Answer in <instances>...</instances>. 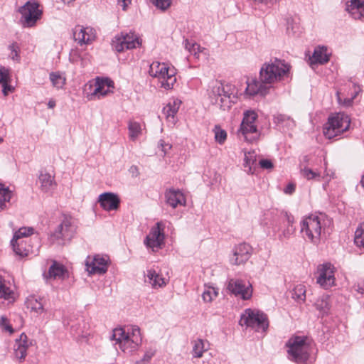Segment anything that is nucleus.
Wrapping results in <instances>:
<instances>
[{"label": "nucleus", "instance_id": "37998d69", "mask_svg": "<svg viewBox=\"0 0 364 364\" xmlns=\"http://www.w3.org/2000/svg\"><path fill=\"white\" fill-rule=\"evenodd\" d=\"M355 243L364 247V223L355 230Z\"/></svg>", "mask_w": 364, "mask_h": 364}, {"label": "nucleus", "instance_id": "0eeeda50", "mask_svg": "<svg viewBox=\"0 0 364 364\" xmlns=\"http://www.w3.org/2000/svg\"><path fill=\"white\" fill-rule=\"evenodd\" d=\"M18 12L21 16L19 21L23 28L34 27L43 15V11L40 9V4L36 0L27 1L24 5L18 8Z\"/></svg>", "mask_w": 364, "mask_h": 364}, {"label": "nucleus", "instance_id": "c756f323", "mask_svg": "<svg viewBox=\"0 0 364 364\" xmlns=\"http://www.w3.org/2000/svg\"><path fill=\"white\" fill-rule=\"evenodd\" d=\"M146 277L148 278L149 283L153 288L162 287L166 284V279L162 277L159 274L156 273L154 269L148 270Z\"/></svg>", "mask_w": 364, "mask_h": 364}, {"label": "nucleus", "instance_id": "09e8293b", "mask_svg": "<svg viewBox=\"0 0 364 364\" xmlns=\"http://www.w3.org/2000/svg\"><path fill=\"white\" fill-rule=\"evenodd\" d=\"M0 327L3 331L9 332L10 333H13V328L10 325L7 317L5 316L0 317Z\"/></svg>", "mask_w": 364, "mask_h": 364}, {"label": "nucleus", "instance_id": "bb28decb", "mask_svg": "<svg viewBox=\"0 0 364 364\" xmlns=\"http://www.w3.org/2000/svg\"><path fill=\"white\" fill-rule=\"evenodd\" d=\"M181 104V101L176 99L168 102L163 109V113L166 119L172 124H175L176 122L175 115L178 112Z\"/></svg>", "mask_w": 364, "mask_h": 364}, {"label": "nucleus", "instance_id": "2f4dec72", "mask_svg": "<svg viewBox=\"0 0 364 364\" xmlns=\"http://www.w3.org/2000/svg\"><path fill=\"white\" fill-rule=\"evenodd\" d=\"M28 309L38 314H41L43 311V304L41 299H37L35 296H30L26 301Z\"/></svg>", "mask_w": 364, "mask_h": 364}, {"label": "nucleus", "instance_id": "a211bd4d", "mask_svg": "<svg viewBox=\"0 0 364 364\" xmlns=\"http://www.w3.org/2000/svg\"><path fill=\"white\" fill-rule=\"evenodd\" d=\"M31 344V342H29L27 336L23 333L16 340L14 346V356L19 362L25 360L27 350Z\"/></svg>", "mask_w": 364, "mask_h": 364}, {"label": "nucleus", "instance_id": "0e129e2a", "mask_svg": "<svg viewBox=\"0 0 364 364\" xmlns=\"http://www.w3.org/2000/svg\"><path fill=\"white\" fill-rule=\"evenodd\" d=\"M358 292L361 294H364V284L362 286L358 285V289H356Z\"/></svg>", "mask_w": 364, "mask_h": 364}, {"label": "nucleus", "instance_id": "bf43d9fd", "mask_svg": "<svg viewBox=\"0 0 364 364\" xmlns=\"http://www.w3.org/2000/svg\"><path fill=\"white\" fill-rule=\"evenodd\" d=\"M295 191V186L293 183H289L284 189V193L287 194H291Z\"/></svg>", "mask_w": 364, "mask_h": 364}, {"label": "nucleus", "instance_id": "680f3d73", "mask_svg": "<svg viewBox=\"0 0 364 364\" xmlns=\"http://www.w3.org/2000/svg\"><path fill=\"white\" fill-rule=\"evenodd\" d=\"M274 119H275L277 122L282 123V122H284L285 121L286 116L282 115V114H279V115L276 116Z\"/></svg>", "mask_w": 364, "mask_h": 364}, {"label": "nucleus", "instance_id": "473e14b6", "mask_svg": "<svg viewBox=\"0 0 364 364\" xmlns=\"http://www.w3.org/2000/svg\"><path fill=\"white\" fill-rule=\"evenodd\" d=\"M306 287L303 284H297L293 289L292 298L298 303H303L306 300Z\"/></svg>", "mask_w": 364, "mask_h": 364}, {"label": "nucleus", "instance_id": "e433bc0d", "mask_svg": "<svg viewBox=\"0 0 364 364\" xmlns=\"http://www.w3.org/2000/svg\"><path fill=\"white\" fill-rule=\"evenodd\" d=\"M185 48L196 58H198L199 53L204 50L199 44L193 41H189L188 39L185 41Z\"/></svg>", "mask_w": 364, "mask_h": 364}, {"label": "nucleus", "instance_id": "dca6fc26", "mask_svg": "<svg viewBox=\"0 0 364 364\" xmlns=\"http://www.w3.org/2000/svg\"><path fill=\"white\" fill-rule=\"evenodd\" d=\"M73 38L80 46L92 43L96 37L95 30L92 27L77 25L73 30Z\"/></svg>", "mask_w": 364, "mask_h": 364}, {"label": "nucleus", "instance_id": "4d7b16f0", "mask_svg": "<svg viewBox=\"0 0 364 364\" xmlns=\"http://www.w3.org/2000/svg\"><path fill=\"white\" fill-rule=\"evenodd\" d=\"M153 356V353H145V355H144L143 358L139 360V361H137V364H146V363H148L151 357Z\"/></svg>", "mask_w": 364, "mask_h": 364}, {"label": "nucleus", "instance_id": "423d86ee", "mask_svg": "<svg viewBox=\"0 0 364 364\" xmlns=\"http://www.w3.org/2000/svg\"><path fill=\"white\" fill-rule=\"evenodd\" d=\"M149 75L159 80L161 87L166 90L172 89L176 82V70L166 63L158 61L153 62L149 67Z\"/></svg>", "mask_w": 364, "mask_h": 364}, {"label": "nucleus", "instance_id": "c85d7f7f", "mask_svg": "<svg viewBox=\"0 0 364 364\" xmlns=\"http://www.w3.org/2000/svg\"><path fill=\"white\" fill-rule=\"evenodd\" d=\"M11 245H12L14 252L21 257H25L27 256L30 252H33V247L27 245L26 241L23 240H17L16 242H13V240H11Z\"/></svg>", "mask_w": 364, "mask_h": 364}, {"label": "nucleus", "instance_id": "ddd939ff", "mask_svg": "<svg viewBox=\"0 0 364 364\" xmlns=\"http://www.w3.org/2000/svg\"><path fill=\"white\" fill-rule=\"evenodd\" d=\"M164 239V225L161 222H158L155 226L151 228L144 240V243L147 247L154 250V249L162 247Z\"/></svg>", "mask_w": 364, "mask_h": 364}, {"label": "nucleus", "instance_id": "5701e85b", "mask_svg": "<svg viewBox=\"0 0 364 364\" xmlns=\"http://www.w3.org/2000/svg\"><path fill=\"white\" fill-rule=\"evenodd\" d=\"M268 88L269 87L262 83L261 80L257 81L255 79H252L250 81H247V87L245 94L247 96H254L257 94L265 95Z\"/></svg>", "mask_w": 364, "mask_h": 364}, {"label": "nucleus", "instance_id": "f3484780", "mask_svg": "<svg viewBox=\"0 0 364 364\" xmlns=\"http://www.w3.org/2000/svg\"><path fill=\"white\" fill-rule=\"evenodd\" d=\"M252 253V247L247 243L238 245L234 249L233 257L231 262L235 265L245 263L250 258Z\"/></svg>", "mask_w": 364, "mask_h": 364}, {"label": "nucleus", "instance_id": "49530a36", "mask_svg": "<svg viewBox=\"0 0 364 364\" xmlns=\"http://www.w3.org/2000/svg\"><path fill=\"white\" fill-rule=\"evenodd\" d=\"M9 50H11V58L16 62L20 61V56H19V52L20 48L16 43H13L11 44L9 47Z\"/></svg>", "mask_w": 364, "mask_h": 364}, {"label": "nucleus", "instance_id": "a18cd8bd", "mask_svg": "<svg viewBox=\"0 0 364 364\" xmlns=\"http://www.w3.org/2000/svg\"><path fill=\"white\" fill-rule=\"evenodd\" d=\"M301 174L307 180L315 179L320 177L319 173L314 171L312 169L305 167L301 170Z\"/></svg>", "mask_w": 364, "mask_h": 364}, {"label": "nucleus", "instance_id": "9b49d317", "mask_svg": "<svg viewBox=\"0 0 364 364\" xmlns=\"http://www.w3.org/2000/svg\"><path fill=\"white\" fill-rule=\"evenodd\" d=\"M76 227L70 217H64L60 224L50 235V240L53 243L63 245L65 240H70L75 235Z\"/></svg>", "mask_w": 364, "mask_h": 364}, {"label": "nucleus", "instance_id": "4468645a", "mask_svg": "<svg viewBox=\"0 0 364 364\" xmlns=\"http://www.w3.org/2000/svg\"><path fill=\"white\" fill-rule=\"evenodd\" d=\"M317 283L324 289L335 284L334 267L331 263H324L318 267Z\"/></svg>", "mask_w": 364, "mask_h": 364}, {"label": "nucleus", "instance_id": "f03ea898", "mask_svg": "<svg viewBox=\"0 0 364 364\" xmlns=\"http://www.w3.org/2000/svg\"><path fill=\"white\" fill-rule=\"evenodd\" d=\"M112 338L115 341V345H118L119 348L127 354L135 351L141 341L140 330L137 327L127 330L117 328L114 329Z\"/></svg>", "mask_w": 364, "mask_h": 364}, {"label": "nucleus", "instance_id": "39448f33", "mask_svg": "<svg viewBox=\"0 0 364 364\" xmlns=\"http://www.w3.org/2000/svg\"><path fill=\"white\" fill-rule=\"evenodd\" d=\"M235 87L232 85L213 87L209 97L212 105L221 110H229L234 103Z\"/></svg>", "mask_w": 364, "mask_h": 364}, {"label": "nucleus", "instance_id": "20e7f679", "mask_svg": "<svg viewBox=\"0 0 364 364\" xmlns=\"http://www.w3.org/2000/svg\"><path fill=\"white\" fill-rule=\"evenodd\" d=\"M289 70V65L284 60L276 58L262 65L259 72V80L267 86V85H271L281 80L282 77Z\"/></svg>", "mask_w": 364, "mask_h": 364}, {"label": "nucleus", "instance_id": "c9c22d12", "mask_svg": "<svg viewBox=\"0 0 364 364\" xmlns=\"http://www.w3.org/2000/svg\"><path fill=\"white\" fill-rule=\"evenodd\" d=\"M11 191L4 185L0 183V209L6 207V203L11 198Z\"/></svg>", "mask_w": 364, "mask_h": 364}, {"label": "nucleus", "instance_id": "7ed1b4c3", "mask_svg": "<svg viewBox=\"0 0 364 364\" xmlns=\"http://www.w3.org/2000/svg\"><path fill=\"white\" fill-rule=\"evenodd\" d=\"M289 358L298 364H306L311 350V343L307 337L294 336L287 343Z\"/></svg>", "mask_w": 364, "mask_h": 364}, {"label": "nucleus", "instance_id": "4c0bfd02", "mask_svg": "<svg viewBox=\"0 0 364 364\" xmlns=\"http://www.w3.org/2000/svg\"><path fill=\"white\" fill-rule=\"evenodd\" d=\"M50 80L53 85L58 89L62 88L65 83V77L59 73H51Z\"/></svg>", "mask_w": 364, "mask_h": 364}, {"label": "nucleus", "instance_id": "864d4df0", "mask_svg": "<svg viewBox=\"0 0 364 364\" xmlns=\"http://www.w3.org/2000/svg\"><path fill=\"white\" fill-rule=\"evenodd\" d=\"M279 0H253L256 5L264 4L267 7L271 6Z\"/></svg>", "mask_w": 364, "mask_h": 364}, {"label": "nucleus", "instance_id": "c03bdc74", "mask_svg": "<svg viewBox=\"0 0 364 364\" xmlns=\"http://www.w3.org/2000/svg\"><path fill=\"white\" fill-rule=\"evenodd\" d=\"M215 134V139L217 142L222 144L227 139V133L224 129H222L219 126H215L213 129Z\"/></svg>", "mask_w": 364, "mask_h": 364}, {"label": "nucleus", "instance_id": "72a5a7b5", "mask_svg": "<svg viewBox=\"0 0 364 364\" xmlns=\"http://www.w3.org/2000/svg\"><path fill=\"white\" fill-rule=\"evenodd\" d=\"M33 228L31 227H22L14 232L11 240L16 242L17 240H23V237H27L33 234Z\"/></svg>", "mask_w": 364, "mask_h": 364}, {"label": "nucleus", "instance_id": "cd10ccee", "mask_svg": "<svg viewBox=\"0 0 364 364\" xmlns=\"http://www.w3.org/2000/svg\"><path fill=\"white\" fill-rule=\"evenodd\" d=\"M328 60L329 57L327 54V48L325 46H317L315 48L312 56L309 58L311 65L316 63L323 64Z\"/></svg>", "mask_w": 364, "mask_h": 364}, {"label": "nucleus", "instance_id": "13d9d810", "mask_svg": "<svg viewBox=\"0 0 364 364\" xmlns=\"http://www.w3.org/2000/svg\"><path fill=\"white\" fill-rule=\"evenodd\" d=\"M159 145L161 146L162 151L166 154L168 150L171 149V145L168 143H165L164 140H160Z\"/></svg>", "mask_w": 364, "mask_h": 364}, {"label": "nucleus", "instance_id": "6e6552de", "mask_svg": "<svg viewBox=\"0 0 364 364\" xmlns=\"http://www.w3.org/2000/svg\"><path fill=\"white\" fill-rule=\"evenodd\" d=\"M350 124L349 117L343 113H338L328 118L323 128V134L328 139L334 138L348 130Z\"/></svg>", "mask_w": 364, "mask_h": 364}, {"label": "nucleus", "instance_id": "f704fd0d", "mask_svg": "<svg viewBox=\"0 0 364 364\" xmlns=\"http://www.w3.org/2000/svg\"><path fill=\"white\" fill-rule=\"evenodd\" d=\"M315 306L323 314L327 313L330 309L329 296L328 295H323L316 300Z\"/></svg>", "mask_w": 364, "mask_h": 364}, {"label": "nucleus", "instance_id": "1a4fd4ad", "mask_svg": "<svg viewBox=\"0 0 364 364\" xmlns=\"http://www.w3.org/2000/svg\"><path fill=\"white\" fill-rule=\"evenodd\" d=\"M240 324L251 327L257 331L264 332L268 328L269 322L266 314L251 309H246L242 314Z\"/></svg>", "mask_w": 364, "mask_h": 364}, {"label": "nucleus", "instance_id": "412c9836", "mask_svg": "<svg viewBox=\"0 0 364 364\" xmlns=\"http://www.w3.org/2000/svg\"><path fill=\"white\" fill-rule=\"evenodd\" d=\"M38 182L41 190L44 193L52 191L57 186L54 176L46 171H40Z\"/></svg>", "mask_w": 364, "mask_h": 364}, {"label": "nucleus", "instance_id": "5fc2aeb1", "mask_svg": "<svg viewBox=\"0 0 364 364\" xmlns=\"http://www.w3.org/2000/svg\"><path fill=\"white\" fill-rule=\"evenodd\" d=\"M259 164L262 168L271 169L273 168L272 162L268 159L260 160Z\"/></svg>", "mask_w": 364, "mask_h": 364}, {"label": "nucleus", "instance_id": "2eb2a0df", "mask_svg": "<svg viewBox=\"0 0 364 364\" xmlns=\"http://www.w3.org/2000/svg\"><path fill=\"white\" fill-rule=\"evenodd\" d=\"M228 289L235 296L242 299H249L252 296V286L249 282L238 279H230L228 282Z\"/></svg>", "mask_w": 364, "mask_h": 364}, {"label": "nucleus", "instance_id": "de8ad7c7", "mask_svg": "<svg viewBox=\"0 0 364 364\" xmlns=\"http://www.w3.org/2000/svg\"><path fill=\"white\" fill-rule=\"evenodd\" d=\"M150 1L157 8L162 11L166 10L171 4V0H150Z\"/></svg>", "mask_w": 364, "mask_h": 364}, {"label": "nucleus", "instance_id": "8fccbe9b", "mask_svg": "<svg viewBox=\"0 0 364 364\" xmlns=\"http://www.w3.org/2000/svg\"><path fill=\"white\" fill-rule=\"evenodd\" d=\"M10 80L9 71L8 69L0 68V83L1 85L9 82Z\"/></svg>", "mask_w": 364, "mask_h": 364}, {"label": "nucleus", "instance_id": "052dcab7", "mask_svg": "<svg viewBox=\"0 0 364 364\" xmlns=\"http://www.w3.org/2000/svg\"><path fill=\"white\" fill-rule=\"evenodd\" d=\"M119 4H122L123 10H125L129 4H131L132 0H118Z\"/></svg>", "mask_w": 364, "mask_h": 364}, {"label": "nucleus", "instance_id": "6ab92c4d", "mask_svg": "<svg viewBox=\"0 0 364 364\" xmlns=\"http://www.w3.org/2000/svg\"><path fill=\"white\" fill-rule=\"evenodd\" d=\"M98 202L104 210L109 211L118 209L120 200L113 193H104L99 196Z\"/></svg>", "mask_w": 364, "mask_h": 364}, {"label": "nucleus", "instance_id": "3c124183", "mask_svg": "<svg viewBox=\"0 0 364 364\" xmlns=\"http://www.w3.org/2000/svg\"><path fill=\"white\" fill-rule=\"evenodd\" d=\"M287 223H288V226L287 228V230H285L282 234L283 236L286 238L289 237L294 232V228L291 225V223H293V221L291 220V218L289 217L287 218Z\"/></svg>", "mask_w": 364, "mask_h": 364}, {"label": "nucleus", "instance_id": "79ce46f5", "mask_svg": "<svg viewBox=\"0 0 364 364\" xmlns=\"http://www.w3.org/2000/svg\"><path fill=\"white\" fill-rule=\"evenodd\" d=\"M218 294V290L212 287H206L203 292L202 297L205 302H211L213 299L217 297Z\"/></svg>", "mask_w": 364, "mask_h": 364}, {"label": "nucleus", "instance_id": "58836bf2", "mask_svg": "<svg viewBox=\"0 0 364 364\" xmlns=\"http://www.w3.org/2000/svg\"><path fill=\"white\" fill-rule=\"evenodd\" d=\"M257 156L255 151H250L245 153V166L249 167L248 172L253 173L252 166L256 163Z\"/></svg>", "mask_w": 364, "mask_h": 364}, {"label": "nucleus", "instance_id": "ea45409f", "mask_svg": "<svg viewBox=\"0 0 364 364\" xmlns=\"http://www.w3.org/2000/svg\"><path fill=\"white\" fill-rule=\"evenodd\" d=\"M128 129L129 137L133 141L138 137L141 132V125L136 122H129Z\"/></svg>", "mask_w": 364, "mask_h": 364}, {"label": "nucleus", "instance_id": "4be33fe9", "mask_svg": "<svg viewBox=\"0 0 364 364\" xmlns=\"http://www.w3.org/2000/svg\"><path fill=\"white\" fill-rule=\"evenodd\" d=\"M87 270L90 274H104L107 271V261L100 255L95 256L90 263L86 261Z\"/></svg>", "mask_w": 364, "mask_h": 364}, {"label": "nucleus", "instance_id": "6e6d98bb", "mask_svg": "<svg viewBox=\"0 0 364 364\" xmlns=\"http://www.w3.org/2000/svg\"><path fill=\"white\" fill-rule=\"evenodd\" d=\"M3 90V94L4 96H7L9 92H12L14 90V87L8 84V82L1 85Z\"/></svg>", "mask_w": 364, "mask_h": 364}, {"label": "nucleus", "instance_id": "69168bd1", "mask_svg": "<svg viewBox=\"0 0 364 364\" xmlns=\"http://www.w3.org/2000/svg\"><path fill=\"white\" fill-rule=\"evenodd\" d=\"M3 139L1 137H0V143H1L3 141Z\"/></svg>", "mask_w": 364, "mask_h": 364}, {"label": "nucleus", "instance_id": "603ef678", "mask_svg": "<svg viewBox=\"0 0 364 364\" xmlns=\"http://www.w3.org/2000/svg\"><path fill=\"white\" fill-rule=\"evenodd\" d=\"M357 92L355 94V95L351 98H347L343 100V102H341V99L340 97V94L338 92H337V97L338 101L340 104H343L346 107H350L352 105L353 99L356 97Z\"/></svg>", "mask_w": 364, "mask_h": 364}, {"label": "nucleus", "instance_id": "393cba45", "mask_svg": "<svg viewBox=\"0 0 364 364\" xmlns=\"http://www.w3.org/2000/svg\"><path fill=\"white\" fill-rule=\"evenodd\" d=\"M346 10L355 19L364 18V0H350L346 4Z\"/></svg>", "mask_w": 364, "mask_h": 364}, {"label": "nucleus", "instance_id": "f8f14e48", "mask_svg": "<svg viewBox=\"0 0 364 364\" xmlns=\"http://www.w3.org/2000/svg\"><path fill=\"white\" fill-rule=\"evenodd\" d=\"M141 41L134 33L122 32L116 35L112 41V47L117 52H122L125 49H133L139 46Z\"/></svg>", "mask_w": 364, "mask_h": 364}, {"label": "nucleus", "instance_id": "aec40b11", "mask_svg": "<svg viewBox=\"0 0 364 364\" xmlns=\"http://www.w3.org/2000/svg\"><path fill=\"white\" fill-rule=\"evenodd\" d=\"M165 199L166 203L173 208H176L178 205L185 206L186 203L183 193L181 191L174 188H169L166 191Z\"/></svg>", "mask_w": 364, "mask_h": 364}, {"label": "nucleus", "instance_id": "e2e57ef3", "mask_svg": "<svg viewBox=\"0 0 364 364\" xmlns=\"http://www.w3.org/2000/svg\"><path fill=\"white\" fill-rule=\"evenodd\" d=\"M55 106V101L54 100H50L48 102V108L53 109Z\"/></svg>", "mask_w": 364, "mask_h": 364}, {"label": "nucleus", "instance_id": "a878e982", "mask_svg": "<svg viewBox=\"0 0 364 364\" xmlns=\"http://www.w3.org/2000/svg\"><path fill=\"white\" fill-rule=\"evenodd\" d=\"M67 275L68 271L65 267L56 261H53L49 267L46 277L53 279H64Z\"/></svg>", "mask_w": 364, "mask_h": 364}, {"label": "nucleus", "instance_id": "7c9ffc66", "mask_svg": "<svg viewBox=\"0 0 364 364\" xmlns=\"http://www.w3.org/2000/svg\"><path fill=\"white\" fill-rule=\"evenodd\" d=\"M0 299H4L11 303L14 301V293L5 284V280L0 276Z\"/></svg>", "mask_w": 364, "mask_h": 364}, {"label": "nucleus", "instance_id": "b1692460", "mask_svg": "<svg viewBox=\"0 0 364 364\" xmlns=\"http://www.w3.org/2000/svg\"><path fill=\"white\" fill-rule=\"evenodd\" d=\"M113 87V82L109 79H100L97 77L95 84V89L92 95L97 96L99 98L100 97H104L111 92V88Z\"/></svg>", "mask_w": 364, "mask_h": 364}, {"label": "nucleus", "instance_id": "a19ab883", "mask_svg": "<svg viewBox=\"0 0 364 364\" xmlns=\"http://www.w3.org/2000/svg\"><path fill=\"white\" fill-rule=\"evenodd\" d=\"M206 349L205 348L204 342L201 339H198L194 341L193 346V353L195 358H201L204 351Z\"/></svg>", "mask_w": 364, "mask_h": 364}, {"label": "nucleus", "instance_id": "9d476101", "mask_svg": "<svg viewBox=\"0 0 364 364\" xmlns=\"http://www.w3.org/2000/svg\"><path fill=\"white\" fill-rule=\"evenodd\" d=\"M257 114L254 111H247L240 124L238 134L242 135L247 142L257 141L260 135L259 131L255 125Z\"/></svg>", "mask_w": 364, "mask_h": 364}, {"label": "nucleus", "instance_id": "f257e3e1", "mask_svg": "<svg viewBox=\"0 0 364 364\" xmlns=\"http://www.w3.org/2000/svg\"><path fill=\"white\" fill-rule=\"evenodd\" d=\"M331 225V220L325 214L311 215L301 223V232L305 239L314 244L320 242L322 233Z\"/></svg>", "mask_w": 364, "mask_h": 364}]
</instances>
